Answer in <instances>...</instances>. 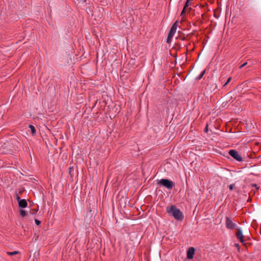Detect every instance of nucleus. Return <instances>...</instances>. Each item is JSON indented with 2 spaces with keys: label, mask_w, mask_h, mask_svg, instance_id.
<instances>
[{
  "label": "nucleus",
  "mask_w": 261,
  "mask_h": 261,
  "mask_svg": "<svg viewBox=\"0 0 261 261\" xmlns=\"http://www.w3.org/2000/svg\"><path fill=\"white\" fill-rule=\"evenodd\" d=\"M166 212L169 215L172 216L177 220L182 221L184 218L182 213L175 205L167 206L166 207Z\"/></svg>",
  "instance_id": "nucleus-1"
},
{
  "label": "nucleus",
  "mask_w": 261,
  "mask_h": 261,
  "mask_svg": "<svg viewBox=\"0 0 261 261\" xmlns=\"http://www.w3.org/2000/svg\"><path fill=\"white\" fill-rule=\"evenodd\" d=\"M157 184L160 186H163L168 189H172L175 186V184L173 181L165 178L157 180Z\"/></svg>",
  "instance_id": "nucleus-2"
},
{
  "label": "nucleus",
  "mask_w": 261,
  "mask_h": 261,
  "mask_svg": "<svg viewBox=\"0 0 261 261\" xmlns=\"http://www.w3.org/2000/svg\"><path fill=\"white\" fill-rule=\"evenodd\" d=\"M228 154L231 157H232L234 159L239 162H242L243 161V159L242 156L239 154L238 152L234 149H231L229 151Z\"/></svg>",
  "instance_id": "nucleus-3"
},
{
  "label": "nucleus",
  "mask_w": 261,
  "mask_h": 261,
  "mask_svg": "<svg viewBox=\"0 0 261 261\" xmlns=\"http://www.w3.org/2000/svg\"><path fill=\"white\" fill-rule=\"evenodd\" d=\"M225 224H226V228L227 229H233L237 226L236 223H233L232 221V220L228 217H226V222H225Z\"/></svg>",
  "instance_id": "nucleus-4"
},
{
  "label": "nucleus",
  "mask_w": 261,
  "mask_h": 261,
  "mask_svg": "<svg viewBox=\"0 0 261 261\" xmlns=\"http://www.w3.org/2000/svg\"><path fill=\"white\" fill-rule=\"evenodd\" d=\"M237 231L236 233V237L238 239L240 240V241L243 243L244 242V236L242 233V230L240 228H237Z\"/></svg>",
  "instance_id": "nucleus-5"
},
{
  "label": "nucleus",
  "mask_w": 261,
  "mask_h": 261,
  "mask_svg": "<svg viewBox=\"0 0 261 261\" xmlns=\"http://www.w3.org/2000/svg\"><path fill=\"white\" fill-rule=\"evenodd\" d=\"M177 25H178V21H176L172 25V27H171V28L170 29V30L169 33H168V35H169L170 36H172L173 37L174 34L176 32V29H177Z\"/></svg>",
  "instance_id": "nucleus-6"
},
{
  "label": "nucleus",
  "mask_w": 261,
  "mask_h": 261,
  "mask_svg": "<svg viewBox=\"0 0 261 261\" xmlns=\"http://www.w3.org/2000/svg\"><path fill=\"white\" fill-rule=\"evenodd\" d=\"M195 253V248L194 247H190L188 249L187 252V258L188 259H192Z\"/></svg>",
  "instance_id": "nucleus-7"
},
{
  "label": "nucleus",
  "mask_w": 261,
  "mask_h": 261,
  "mask_svg": "<svg viewBox=\"0 0 261 261\" xmlns=\"http://www.w3.org/2000/svg\"><path fill=\"white\" fill-rule=\"evenodd\" d=\"M19 207L25 208L28 206V203L25 199H21L18 202Z\"/></svg>",
  "instance_id": "nucleus-8"
},
{
  "label": "nucleus",
  "mask_w": 261,
  "mask_h": 261,
  "mask_svg": "<svg viewBox=\"0 0 261 261\" xmlns=\"http://www.w3.org/2000/svg\"><path fill=\"white\" fill-rule=\"evenodd\" d=\"M6 253L9 256H13L16 254H20V252L18 251H14L13 252H7Z\"/></svg>",
  "instance_id": "nucleus-9"
},
{
  "label": "nucleus",
  "mask_w": 261,
  "mask_h": 261,
  "mask_svg": "<svg viewBox=\"0 0 261 261\" xmlns=\"http://www.w3.org/2000/svg\"><path fill=\"white\" fill-rule=\"evenodd\" d=\"M29 127L31 129L32 134L33 136L35 135L36 134V128H35V127L33 125H32L31 124H30Z\"/></svg>",
  "instance_id": "nucleus-10"
},
{
  "label": "nucleus",
  "mask_w": 261,
  "mask_h": 261,
  "mask_svg": "<svg viewBox=\"0 0 261 261\" xmlns=\"http://www.w3.org/2000/svg\"><path fill=\"white\" fill-rule=\"evenodd\" d=\"M19 213H20V215H21V216H22L23 217L27 215V213L25 212V211L24 210H21L20 211Z\"/></svg>",
  "instance_id": "nucleus-11"
},
{
  "label": "nucleus",
  "mask_w": 261,
  "mask_h": 261,
  "mask_svg": "<svg viewBox=\"0 0 261 261\" xmlns=\"http://www.w3.org/2000/svg\"><path fill=\"white\" fill-rule=\"evenodd\" d=\"M172 37H173V36H170L169 35H168L167 38V43H169L171 42Z\"/></svg>",
  "instance_id": "nucleus-12"
},
{
  "label": "nucleus",
  "mask_w": 261,
  "mask_h": 261,
  "mask_svg": "<svg viewBox=\"0 0 261 261\" xmlns=\"http://www.w3.org/2000/svg\"><path fill=\"white\" fill-rule=\"evenodd\" d=\"M204 73H205V70L203 71L201 73V74L198 77H197L196 79H197V80L201 79L202 77V76H203V75L204 74Z\"/></svg>",
  "instance_id": "nucleus-13"
},
{
  "label": "nucleus",
  "mask_w": 261,
  "mask_h": 261,
  "mask_svg": "<svg viewBox=\"0 0 261 261\" xmlns=\"http://www.w3.org/2000/svg\"><path fill=\"white\" fill-rule=\"evenodd\" d=\"M37 211L38 210L36 209H33L30 212V213L31 215H35L37 213Z\"/></svg>",
  "instance_id": "nucleus-14"
},
{
  "label": "nucleus",
  "mask_w": 261,
  "mask_h": 261,
  "mask_svg": "<svg viewBox=\"0 0 261 261\" xmlns=\"http://www.w3.org/2000/svg\"><path fill=\"white\" fill-rule=\"evenodd\" d=\"M191 0H187L186 1V4L185 5V7H188L190 5V2L191 1Z\"/></svg>",
  "instance_id": "nucleus-15"
},
{
  "label": "nucleus",
  "mask_w": 261,
  "mask_h": 261,
  "mask_svg": "<svg viewBox=\"0 0 261 261\" xmlns=\"http://www.w3.org/2000/svg\"><path fill=\"white\" fill-rule=\"evenodd\" d=\"M231 80V77H229L227 79V80L226 82L224 84V85H223V86H224V87H225V86H226V85H227V84H228L230 82Z\"/></svg>",
  "instance_id": "nucleus-16"
},
{
  "label": "nucleus",
  "mask_w": 261,
  "mask_h": 261,
  "mask_svg": "<svg viewBox=\"0 0 261 261\" xmlns=\"http://www.w3.org/2000/svg\"><path fill=\"white\" fill-rule=\"evenodd\" d=\"M188 7H184V9L181 11V15H184V14H185L186 13V11H187L186 9Z\"/></svg>",
  "instance_id": "nucleus-17"
},
{
  "label": "nucleus",
  "mask_w": 261,
  "mask_h": 261,
  "mask_svg": "<svg viewBox=\"0 0 261 261\" xmlns=\"http://www.w3.org/2000/svg\"><path fill=\"white\" fill-rule=\"evenodd\" d=\"M15 197L18 202L21 199L17 193L15 194Z\"/></svg>",
  "instance_id": "nucleus-18"
},
{
  "label": "nucleus",
  "mask_w": 261,
  "mask_h": 261,
  "mask_svg": "<svg viewBox=\"0 0 261 261\" xmlns=\"http://www.w3.org/2000/svg\"><path fill=\"white\" fill-rule=\"evenodd\" d=\"M35 223H36V224L37 225H40V223H41V221H39V220H38V219H35Z\"/></svg>",
  "instance_id": "nucleus-19"
},
{
  "label": "nucleus",
  "mask_w": 261,
  "mask_h": 261,
  "mask_svg": "<svg viewBox=\"0 0 261 261\" xmlns=\"http://www.w3.org/2000/svg\"><path fill=\"white\" fill-rule=\"evenodd\" d=\"M234 187V184H231L228 187H229V189L230 190H232L233 189V188Z\"/></svg>",
  "instance_id": "nucleus-20"
},
{
  "label": "nucleus",
  "mask_w": 261,
  "mask_h": 261,
  "mask_svg": "<svg viewBox=\"0 0 261 261\" xmlns=\"http://www.w3.org/2000/svg\"><path fill=\"white\" fill-rule=\"evenodd\" d=\"M247 64V62H245L240 66V68H242Z\"/></svg>",
  "instance_id": "nucleus-21"
},
{
  "label": "nucleus",
  "mask_w": 261,
  "mask_h": 261,
  "mask_svg": "<svg viewBox=\"0 0 261 261\" xmlns=\"http://www.w3.org/2000/svg\"><path fill=\"white\" fill-rule=\"evenodd\" d=\"M235 246L237 248L238 251H240V246L239 244H235Z\"/></svg>",
  "instance_id": "nucleus-22"
},
{
  "label": "nucleus",
  "mask_w": 261,
  "mask_h": 261,
  "mask_svg": "<svg viewBox=\"0 0 261 261\" xmlns=\"http://www.w3.org/2000/svg\"><path fill=\"white\" fill-rule=\"evenodd\" d=\"M24 191V189H20L19 191V194H22V193Z\"/></svg>",
  "instance_id": "nucleus-23"
},
{
  "label": "nucleus",
  "mask_w": 261,
  "mask_h": 261,
  "mask_svg": "<svg viewBox=\"0 0 261 261\" xmlns=\"http://www.w3.org/2000/svg\"><path fill=\"white\" fill-rule=\"evenodd\" d=\"M204 132H208V124H207L205 128H204Z\"/></svg>",
  "instance_id": "nucleus-24"
},
{
  "label": "nucleus",
  "mask_w": 261,
  "mask_h": 261,
  "mask_svg": "<svg viewBox=\"0 0 261 261\" xmlns=\"http://www.w3.org/2000/svg\"><path fill=\"white\" fill-rule=\"evenodd\" d=\"M179 39H180L181 40H186V37H179Z\"/></svg>",
  "instance_id": "nucleus-25"
},
{
  "label": "nucleus",
  "mask_w": 261,
  "mask_h": 261,
  "mask_svg": "<svg viewBox=\"0 0 261 261\" xmlns=\"http://www.w3.org/2000/svg\"><path fill=\"white\" fill-rule=\"evenodd\" d=\"M252 186L254 187H255L256 188H257V185L256 184H252Z\"/></svg>",
  "instance_id": "nucleus-26"
},
{
  "label": "nucleus",
  "mask_w": 261,
  "mask_h": 261,
  "mask_svg": "<svg viewBox=\"0 0 261 261\" xmlns=\"http://www.w3.org/2000/svg\"><path fill=\"white\" fill-rule=\"evenodd\" d=\"M178 49H179L180 48V46L179 45H178Z\"/></svg>",
  "instance_id": "nucleus-27"
}]
</instances>
